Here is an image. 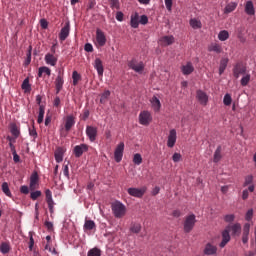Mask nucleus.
Here are the masks:
<instances>
[{"label":"nucleus","mask_w":256,"mask_h":256,"mask_svg":"<svg viewBox=\"0 0 256 256\" xmlns=\"http://www.w3.org/2000/svg\"><path fill=\"white\" fill-rule=\"evenodd\" d=\"M111 209L116 219H123L124 215H127V207L119 201H115L111 204Z\"/></svg>","instance_id":"f257e3e1"},{"label":"nucleus","mask_w":256,"mask_h":256,"mask_svg":"<svg viewBox=\"0 0 256 256\" xmlns=\"http://www.w3.org/2000/svg\"><path fill=\"white\" fill-rule=\"evenodd\" d=\"M195 223H197V218L195 214H189L184 219V233H191L192 229L195 228Z\"/></svg>","instance_id":"f03ea898"},{"label":"nucleus","mask_w":256,"mask_h":256,"mask_svg":"<svg viewBox=\"0 0 256 256\" xmlns=\"http://www.w3.org/2000/svg\"><path fill=\"white\" fill-rule=\"evenodd\" d=\"M151 121H153V116L151 115V112L147 110L140 112L139 114L140 125H144L145 127H147L151 124Z\"/></svg>","instance_id":"7ed1b4c3"},{"label":"nucleus","mask_w":256,"mask_h":256,"mask_svg":"<svg viewBox=\"0 0 256 256\" xmlns=\"http://www.w3.org/2000/svg\"><path fill=\"white\" fill-rule=\"evenodd\" d=\"M247 73V67L243 65V63H237L233 68V76L235 79H239L241 75H245Z\"/></svg>","instance_id":"20e7f679"},{"label":"nucleus","mask_w":256,"mask_h":256,"mask_svg":"<svg viewBox=\"0 0 256 256\" xmlns=\"http://www.w3.org/2000/svg\"><path fill=\"white\" fill-rule=\"evenodd\" d=\"M64 83H65V80L63 78V72H61V70H59L58 75L54 82L55 89H56V95H59V93H61Z\"/></svg>","instance_id":"39448f33"},{"label":"nucleus","mask_w":256,"mask_h":256,"mask_svg":"<svg viewBox=\"0 0 256 256\" xmlns=\"http://www.w3.org/2000/svg\"><path fill=\"white\" fill-rule=\"evenodd\" d=\"M123 151H125V143L121 142L117 145L114 151V159L116 163H121V160L123 159Z\"/></svg>","instance_id":"423d86ee"},{"label":"nucleus","mask_w":256,"mask_h":256,"mask_svg":"<svg viewBox=\"0 0 256 256\" xmlns=\"http://www.w3.org/2000/svg\"><path fill=\"white\" fill-rule=\"evenodd\" d=\"M128 194L131 195V197H137L138 199H141L143 195L147 192V187L142 188H128Z\"/></svg>","instance_id":"0eeeda50"},{"label":"nucleus","mask_w":256,"mask_h":256,"mask_svg":"<svg viewBox=\"0 0 256 256\" xmlns=\"http://www.w3.org/2000/svg\"><path fill=\"white\" fill-rule=\"evenodd\" d=\"M128 66L130 69L140 74L143 73V70L145 69V64L143 62H137V60H131L128 63Z\"/></svg>","instance_id":"6e6552de"},{"label":"nucleus","mask_w":256,"mask_h":256,"mask_svg":"<svg viewBox=\"0 0 256 256\" xmlns=\"http://www.w3.org/2000/svg\"><path fill=\"white\" fill-rule=\"evenodd\" d=\"M96 43L98 47H105L107 43V37H105V33L101 29L96 30Z\"/></svg>","instance_id":"1a4fd4ad"},{"label":"nucleus","mask_w":256,"mask_h":256,"mask_svg":"<svg viewBox=\"0 0 256 256\" xmlns=\"http://www.w3.org/2000/svg\"><path fill=\"white\" fill-rule=\"evenodd\" d=\"M175 143H177V130L171 129L168 135L167 147L173 149V147H175Z\"/></svg>","instance_id":"9d476101"},{"label":"nucleus","mask_w":256,"mask_h":256,"mask_svg":"<svg viewBox=\"0 0 256 256\" xmlns=\"http://www.w3.org/2000/svg\"><path fill=\"white\" fill-rule=\"evenodd\" d=\"M30 191H35L36 189H39V175L37 172L32 173L30 176V185H29Z\"/></svg>","instance_id":"9b49d317"},{"label":"nucleus","mask_w":256,"mask_h":256,"mask_svg":"<svg viewBox=\"0 0 256 256\" xmlns=\"http://www.w3.org/2000/svg\"><path fill=\"white\" fill-rule=\"evenodd\" d=\"M45 195H46V203L48 205V209L50 213H53V209L55 207V202L53 201V192H51L49 189H46Z\"/></svg>","instance_id":"f8f14e48"},{"label":"nucleus","mask_w":256,"mask_h":256,"mask_svg":"<svg viewBox=\"0 0 256 256\" xmlns=\"http://www.w3.org/2000/svg\"><path fill=\"white\" fill-rule=\"evenodd\" d=\"M226 229L232 233V237H239L241 235V225L239 223L228 225Z\"/></svg>","instance_id":"ddd939ff"},{"label":"nucleus","mask_w":256,"mask_h":256,"mask_svg":"<svg viewBox=\"0 0 256 256\" xmlns=\"http://www.w3.org/2000/svg\"><path fill=\"white\" fill-rule=\"evenodd\" d=\"M175 43V37L173 35L163 36L159 39V44L162 47H169V45H173Z\"/></svg>","instance_id":"4468645a"},{"label":"nucleus","mask_w":256,"mask_h":256,"mask_svg":"<svg viewBox=\"0 0 256 256\" xmlns=\"http://www.w3.org/2000/svg\"><path fill=\"white\" fill-rule=\"evenodd\" d=\"M86 135L91 141V143L95 142V140L97 139V127L87 126Z\"/></svg>","instance_id":"2eb2a0df"},{"label":"nucleus","mask_w":256,"mask_h":256,"mask_svg":"<svg viewBox=\"0 0 256 256\" xmlns=\"http://www.w3.org/2000/svg\"><path fill=\"white\" fill-rule=\"evenodd\" d=\"M73 127H75V116L68 115L65 120L64 129L69 133Z\"/></svg>","instance_id":"dca6fc26"},{"label":"nucleus","mask_w":256,"mask_h":256,"mask_svg":"<svg viewBox=\"0 0 256 256\" xmlns=\"http://www.w3.org/2000/svg\"><path fill=\"white\" fill-rule=\"evenodd\" d=\"M229 228H225L222 231V241L220 242V247L221 249H223V247H225L227 245V243H229V241H231V234H229Z\"/></svg>","instance_id":"f3484780"},{"label":"nucleus","mask_w":256,"mask_h":256,"mask_svg":"<svg viewBox=\"0 0 256 256\" xmlns=\"http://www.w3.org/2000/svg\"><path fill=\"white\" fill-rule=\"evenodd\" d=\"M86 151H89V146L87 144H80L74 147L75 157H81Z\"/></svg>","instance_id":"a211bd4d"},{"label":"nucleus","mask_w":256,"mask_h":256,"mask_svg":"<svg viewBox=\"0 0 256 256\" xmlns=\"http://www.w3.org/2000/svg\"><path fill=\"white\" fill-rule=\"evenodd\" d=\"M143 229V226L139 222H131L129 227V232L132 235H139L141 233V230Z\"/></svg>","instance_id":"6ab92c4d"},{"label":"nucleus","mask_w":256,"mask_h":256,"mask_svg":"<svg viewBox=\"0 0 256 256\" xmlns=\"http://www.w3.org/2000/svg\"><path fill=\"white\" fill-rule=\"evenodd\" d=\"M71 31V26L69 23H66L64 27H62L60 33H59V39L60 41H65L67 37H69V32Z\"/></svg>","instance_id":"aec40b11"},{"label":"nucleus","mask_w":256,"mask_h":256,"mask_svg":"<svg viewBox=\"0 0 256 256\" xmlns=\"http://www.w3.org/2000/svg\"><path fill=\"white\" fill-rule=\"evenodd\" d=\"M196 98L201 105H207V102L209 101V96H207V93H205L203 90H198L196 92Z\"/></svg>","instance_id":"412c9836"},{"label":"nucleus","mask_w":256,"mask_h":256,"mask_svg":"<svg viewBox=\"0 0 256 256\" xmlns=\"http://www.w3.org/2000/svg\"><path fill=\"white\" fill-rule=\"evenodd\" d=\"M204 255H217V246L207 243L203 250Z\"/></svg>","instance_id":"4be33fe9"},{"label":"nucleus","mask_w":256,"mask_h":256,"mask_svg":"<svg viewBox=\"0 0 256 256\" xmlns=\"http://www.w3.org/2000/svg\"><path fill=\"white\" fill-rule=\"evenodd\" d=\"M251 229V224L246 223L243 227V234H242V242L245 244L249 243V231Z\"/></svg>","instance_id":"5701e85b"},{"label":"nucleus","mask_w":256,"mask_h":256,"mask_svg":"<svg viewBox=\"0 0 256 256\" xmlns=\"http://www.w3.org/2000/svg\"><path fill=\"white\" fill-rule=\"evenodd\" d=\"M44 59L47 65H51L52 67H55V65H57V57L55 56V54L47 53Z\"/></svg>","instance_id":"b1692460"},{"label":"nucleus","mask_w":256,"mask_h":256,"mask_svg":"<svg viewBox=\"0 0 256 256\" xmlns=\"http://www.w3.org/2000/svg\"><path fill=\"white\" fill-rule=\"evenodd\" d=\"M94 68L96 69L99 77H103V61H101L99 58H96L94 62Z\"/></svg>","instance_id":"393cba45"},{"label":"nucleus","mask_w":256,"mask_h":256,"mask_svg":"<svg viewBox=\"0 0 256 256\" xmlns=\"http://www.w3.org/2000/svg\"><path fill=\"white\" fill-rule=\"evenodd\" d=\"M153 110L158 113V111H161V101L157 96H153L150 100Z\"/></svg>","instance_id":"a878e982"},{"label":"nucleus","mask_w":256,"mask_h":256,"mask_svg":"<svg viewBox=\"0 0 256 256\" xmlns=\"http://www.w3.org/2000/svg\"><path fill=\"white\" fill-rule=\"evenodd\" d=\"M63 155H65V149L58 147L54 153L56 163H61L63 161Z\"/></svg>","instance_id":"bb28decb"},{"label":"nucleus","mask_w":256,"mask_h":256,"mask_svg":"<svg viewBox=\"0 0 256 256\" xmlns=\"http://www.w3.org/2000/svg\"><path fill=\"white\" fill-rule=\"evenodd\" d=\"M181 71L183 75H191L193 71H195V68L193 67V64L191 62H187L186 65L181 67Z\"/></svg>","instance_id":"cd10ccee"},{"label":"nucleus","mask_w":256,"mask_h":256,"mask_svg":"<svg viewBox=\"0 0 256 256\" xmlns=\"http://www.w3.org/2000/svg\"><path fill=\"white\" fill-rule=\"evenodd\" d=\"M245 13L247 15H255V6L253 5V1H247L245 5Z\"/></svg>","instance_id":"c85d7f7f"},{"label":"nucleus","mask_w":256,"mask_h":256,"mask_svg":"<svg viewBox=\"0 0 256 256\" xmlns=\"http://www.w3.org/2000/svg\"><path fill=\"white\" fill-rule=\"evenodd\" d=\"M139 14L134 13L131 15L130 25L133 29H137L139 27Z\"/></svg>","instance_id":"c756f323"},{"label":"nucleus","mask_w":256,"mask_h":256,"mask_svg":"<svg viewBox=\"0 0 256 256\" xmlns=\"http://www.w3.org/2000/svg\"><path fill=\"white\" fill-rule=\"evenodd\" d=\"M208 51L219 54L223 53V48L217 43H212L208 46Z\"/></svg>","instance_id":"7c9ffc66"},{"label":"nucleus","mask_w":256,"mask_h":256,"mask_svg":"<svg viewBox=\"0 0 256 256\" xmlns=\"http://www.w3.org/2000/svg\"><path fill=\"white\" fill-rule=\"evenodd\" d=\"M237 9V2H230L229 4L226 5L224 9V13L226 15H229V13H233Z\"/></svg>","instance_id":"2f4dec72"},{"label":"nucleus","mask_w":256,"mask_h":256,"mask_svg":"<svg viewBox=\"0 0 256 256\" xmlns=\"http://www.w3.org/2000/svg\"><path fill=\"white\" fill-rule=\"evenodd\" d=\"M43 73L48 77H51V69L46 66H42L38 69V77H43Z\"/></svg>","instance_id":"473e14b6"},{"label":"nucleus","mask_w":256,"mask_h":256,"mask_svg":"<svg viewBox=\"0 0 256 256\" xmlns=\"http://www.w3.org/2000/svg\"><path fill=\"white\" fill-rule=\"evenodd\" d=\"M190 27L192 29H201L203 27V24L201 23V20H197V18L190 19Z\"/></svg>","instance_id":"72a5a7b5"},{"label":"nucleus","mask_w":256,"mask_h":256,"mask_svg":"<svg viewBox=\"0 0 256 256\" xmlns=\"http://www.w3.org/2000/svg\"><path fill=\"white\" fill-rule=\"evenodd\" d=\"M229 63V59L227 58H222L220 61V66H219V75L222 73H225V69H227V64Z\"/></svg>","instance_id":"f704fd0d"},{"label":"nucleus","mask_w":256,"mask_h":256,"mask_svg":"<svg viewBox=\"0 0 256 256\" xmlns=\"http://www.w3.org/2000/svg\"><path fill=\"white\" fill-rule=\"evenodd\" d=\"M96 225L93 220H86L84 223V231H93L95 229Z\"/></svg>","instance_id":"c9c22d12"},{"label":"nucleus","mask_w":256,"mask_h":256,"mask_svg":"<svg viewBox=\"0 0 256 256\" xmlns=\"http://www.w3.org/2000/svg\"><path fill=\"white\" fill-rule=\"evenodd\" d=\"M44 117H45V106L40 105L38 119H37V123H39V125H41V123H43Z\"/></svg>","instance_id":"e433bc0d"},{"label":"nucleus","mask_w":256,"mask_h":256,"mask_svg":"<svg viewBox=\"0 0 256 256\" xmlns=\"http://www.w3.org/2000/svg\"><path fill=\"white\" fill-rule=\"evenodd\" d=\"M221 151H222L221 146H218L214 152V159H213L214 163H219L221 161V157H222Z\"/></svg>","instance_id":"4c0bfd02"},{"label":"nucleus","mask_w":256,"mask_h":256,"mask_svg":"<svg viewBox=\"0 0 256 256\" xmlns=\"http://www.w3.org/2000/svg\"><path fill=\"white\" fill-rule=\"evenodd\" d=\"M249 81H251V74L246 73L243 75L240 83H241L242 87H247V85H249Z\"/></svg>","instance_id":"58836bf2"},{"label":"nucleus","mask_w":256,"mask_h":256,"mask_svg":"<svg viewBox=\"0 0 256 256\" xmlns=\"http://www.w3.org/2000/svg\"><path fill=\"white\" fill-rule=\"evenodd\" d=\"M0 251H1V253H3V255H7V253H9V251H11V246L9 245V243L3 242L0 245Z\"/></svg>","instance_id":"ea45409f"},{"label":"nucleus","mask_w":256,"mask_h":256,"mask_svg":"<svg viewBox=\"0 0 256 256\" xmlns=\"http://www.w3.org/2000/svg\"><path fill=\"white\" fill-rule=\"evenodd\" d=\"M72 79H73V85L77 86L79 82L81 81V74L77 71H73L72 73Z\"/></svg>","instance_id":"a19ab883"},{"label":"nucleus","mask_w":256,"mask_h":256,"mask_svg":"<svg viewBox=\"0 0 256 256\" xmlns=\"http://www.w3.org/2000/svg\"><path fill=\"white\" fill-rule=\"evenodd\" d=\"M219 41H227L229 39V32L227 30H222L218 34Z\"/></svg>","instance_id":"79ce46f5"},{"label":"nucleus","mask_w":256,"mask_h":256,"mask_svg":"<svg viewBox=\"0 0 256 256\" xmlns=\"http://www.w3.org/2000/svg\"><path fill=\"white\" fill-rule=\"evenodd\" d=\"M43 195V193L40 190H33L30 193V199H32V201H37V199H39V197H41Z\"/></svg>","instance_id":"37998d69"},{"label":"nucleus","mask_w":256,"mask_h":256,"mask_svg":"<svg viewBox=\"0 0 256 256\" xmlns=\"http://www.w3.org/2000/svg\"><path fill=\"white\" fill-rule=\"evenodd\" d=\"M109 3L111 9H116L117 11L121 9V3L119 2V0H109Z\"/></svg>","instance_id":"c03bdc74"},{"label":"nucleus","mask_w":256,"mask_h":256,"mask_svg":"<svg viewBox=\"0 0 256 256\" xmlns=\"http://www.w3.org/2000/svg\"><path fill=\"white\" fill-rule=\"evenodd\" d=\"M133 163H134V165H141V163H143V157L141 156V154L136 153L134 155Z\"/></svg>","instance_id":"a18cd8bd"},{"label":"nucleus","mask_w":256,"mask_h":256,"mask_svg":"<svg viewBox=\"0 0 256 256\" xmlns=\"http://www.w3.org/2000/svg\"><path fill=\"white\" fill-rule=\"evenodd\" d=\"M88 256H101V249L95 247L88 251Z\"/></svg>","instance_id":"49530a36"},{"label":"nucleus","mask_w":256,"mask_h":256,"mask_svg":"<svg viewBox=\"0 0 256 256\" xmlns=\"http://www.w3.org/2000/svg\"><path fill=\"white\" fill-rule=\"evenodd\" d=\"M2 191L7 197H11V190L9 189V184L7 182L2 183Z\"/></svg>","instance_id":"de8ad7c7"},{"label":"nucleus","mask_w":256,"mask_h":256,"mask_svg":"<svg viewBox=\"0 0 256 256\" xmlns=\"http://www.w3.org/2000/svg\"><path fill=\"white\" fill-rule=\"evenodd\" d=\"M223 103H224V105H226V107H229V105H231V103H233V98H231L230 94H225Z\"/></svg>","instance_id":"09e8293b"},{"label":"nucleus","mask_w":256,"mask_h":256,"mask_svg":"<svg viewBox=\"0 0 256 256\" xmlns=\"http://www.w3.org/2000/svg\"><path fill=\"white\" fill-rule=\"evenodd\" d=\"M62 172L63 175L66 176L67 179H69V162H64Z\"/></svg>","instance_id":"8fccbe9b"},{"label":"nucleus","mask_w":256,"mask_h":256,"mask_svg":"<svg viewBox=\"0 0 256 256\" xmlns=\"http://www.w3.org/2000/svg\"><path fill=\"white\" fill-rule=\"evenodd\" d=\"M22 89L24 91H31V84H29V78H26L22 83Z\"/></svg>","instance_id":"3c124183"},{"label":"nucleus","mask_w":256,"mask_h":256,"mask_svg":"<svg viewBox=\"0 0 256 256\" xmlns=\"http://www.w3.org/2000/svg\"><path fill=\"white\" fill-rule=\"evenodd\" d=\"M224 221L226 223H233V221H235V215L234 214H228V215L224 216Z\"/></svg>","instance_id":"603ef678"},{"label":"nucleus","mask_w":256,"mask_h":256,"mask_svg":"<svg viewBox=\"0 0 256 256\" xmlns=\"http://www.w3.org/2000/svg\"><path fill=\"white\" fill-rule=\"evenodd\" d=\"M110 95H111V91L105 90L104 93L101 95V99H100L101 103H103L105 99H109Z\"/></svg>","instance_id":"864d4df0"},{"label":"nucleus","mask_w":256,"mask_h":256,"mask_svg":"<svg viewBox=\"0 0 256 256\" xmlns=\"http://www.w3.org/2000/svg\"><path fill=\"white\" fill-rule=\"evenodd\" d=\"M167 11L173 10V0H164Z\"/></svg>","instance_id":"5fc2aeb1"},{"label":"nucleus","mask_w":256,"mask_h":256,"mask_svg":"<svg viewBox=\"0 0 256 256\" xmlns=\"http://www.w3.org/2000/svg\"><path fill=\"white\" fill-rule=\"evenodd\" d=\"M139 23L141 25H147V23H149V18L147 17V15H142L140 17Z\"/></svg>","instance_id":"6e6d98bb"},{"label":"nucleus","mask_w":256,"mask_h":256,"mask_svg":"<svg viewBox=\"0 0 256 256\" xmlns=\"http://www.w3.org/2000/svg\"><path fill=\"white\" fill-rule=\"evenodd\" d=\"M245 219L247 221H251V219H253V209H249L247 212H246V215H245Z\"/></svg>","instance_id":"4d7b16f0"},{"label":"nucleus","mask_w":256,"mask_h":256,"mask_svg":"<svg viewBox=\"0 0 256 256\" xmlns=\"http://www.w3.org/2000/svg\"><path fill=\"white\" fill-rule=\"evenodd\" d=\"M29 186L23 185L20 187V193H23V195H29Z\"/></svg>","instance_id":"13d9d810"},{"label":"nucleus","mask_w":256,"mask_h":256,"mask_svg":"<svg viewBox=\"0 0 256 256\" xmlns=\"http://www.w3.org/2000/svg\"><path fill=\"white\" fill-rule=\"evenodd\" d=\"M253 183V176L249 175L246 176L245 182H244V187H247V185H251Z\"/></svg>","instance_id":"bf43d9fd"},{"label":"nucleus","mask_w":256,"mask_h":256,"mask_svg":"<svg viewBox=\"0 0 256 256\" xmlns=\"http://www.w3.org/2000/svg\"><path fill=\"white\" fill-rule=\"evenodd\" d=\"M84 50L87 53H93V45L91 43H86L84 46Z\"/></svg>","instance_id":"052dcab7"},{"label":"nucleus","mask_w":256,"mask_h":256,"mask_svg":"<svg viewBox=\"0 0 256 256\" xmlns=\"http://www.w3.org/2000/svg\"><path fill=\"white\" fill-rule=\"evenodd\" d=\"M29 135L30 137H34V139H37V130H35V126L29 128Z\"/></svg>","instance_id":"680f3d73"},{"label":"nucleus","mask_w":256,"mask_h":256,"mask_svg":"<svg viewBox=\"0 0 256 256\" xmlns=\"http://www.w3.org/2000/svg\"><path fill=\"white\" fill-rule=\"evenodd\" d=\"M172 160L174 161V163H179L181 161V155L179 153H174L172 156Z\"/></svg>","instance_id":"e2e57ef3"},{"label":"nucleus","mask_w":256,"mask_h":256,"mask_svg":"<svg viewBox=\"0 0 256 256\" xmlns=\"http://www.w3.org/2000/svg\"><path fill=\"white\" fill-rule=\"evenodd\" d=\"M40 27H41L42 29H47V27H49V22H47L46 19H41V20H40Z\"/></svg>","instance_id":"0e129e2a"},{"label":"nucleus","mask_w":256,"mask_h":256,"mask_svg":"<svg viewBox=\"0 0 256 256\" xmlns=\"http://www.w3.org/2000/svg\"><path fill=\"white\" fill-rule=\"evenodd\" d=\"M89 110H84L83 114L81 115L82 121H87L89 119Z\"/></svg>","instance_id":"69168bd1"},{"label":"nucleus","mask_w":256,"mask_h":256,"mask_svg":"<svg viewBox=\"0 0 256 256\" xmlns=\"http://www.w3.org/2000/svg\"><path fill=\"white\" fill-rule=\"evenodd\" d=\"M11 133L14 135L15 138L19 137V129L16 128V126H13L11 128Z\"/></svg>","instance_id":"338daca9"},{"label":"nucleus","mask_w":256,"mask_h":256,"mask_svg":"<svg viewBox=\"0 0 256 256\" xmlns=\"http://www.w3.org/2000/svg\"><path fill=\"white\" fill-rule=\"evenodd\" d=\"M44 225L48 231H53V222L45 221Z\"/></svg>","instance_id":"774afa93"}]
</instances>
